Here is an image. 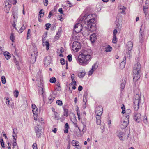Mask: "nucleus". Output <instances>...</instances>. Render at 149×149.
Returning <instances> with one entry per match:
<instances>
[{"mask_svg":"<svg viewBox=\"0 0 149 149\" xmlns=\"http://www.w3.org/2000/svg\"><path fill=\"white\" fill-rule=\"evenodd\" d=\"M129 121V120L123 118L121 121L120 125V127L122 129L125 128L128 125Z\"/></svg>","mask_w":149,"mask_h":149,"instance_id":"6e6552de","label":"nucleus"},{"mask_svg":"<svg viewBox=\"0 0 149 149\" xmlns=\"http://www.w3.org/2000/svg\"><path fill=\"white\" fill-rule=\"evenodd\" d=\"M41 128L40 125H37L35 127V132L36 133V135L38 137H40L41 135L42 132L41 131Z\"/></svg>","mask_w":149,"mask_h":149,"instance_id":"9b49d317","label":"nucleus"},{"mask_svg":"<svg viewBox=\"0 0 149 149\" xmlns=\"http://www.w3.org/2000/svg\"><path fill=\"white\" fill-rule=\"evenodd\" d=\"M26 28L25 26H24V24L20 28V29L18 31V32L19 33H22L23 31Z\"/></svg>","mask_w":149,"mask_h":149,"instance_id":"c9c22d12","label":"nucleus"},{"mask_svg":"<svg viewBox=\"0 0 149 149\" xmlns=\"http://www.w3.org/2000/svg\"><path fill=\"white\" fill-rule=\"evenodd\" d=\"M7 101L6 102V104H8V105L9 104L10 100H9V99L8 98H7L6 99Z\"/></svg>","mask_w":149,"mask_h":149,"instance_id":"338daca9","label":"nucleus"},{"mask_svg":"<svg viewBox=\"0 0 149 149\" xmlns=\"http://www.w3.org/2000/svg\"><path fill=\"white\" fill-rule=\"evenodd\" d=\"M43 10L42 9H41L40 10V11L39 12V16L40 18H41L42 17H43L44 15V12H43Z\"/></svg>","mask_w":149,"mask_h":149,"instance_id":"58836bf2","label":"nucleus"},{"mask_svg":"<svg viewBox=\"0 0 149 149\" xmlns=\"http://www.w3.org/2000/svg\"><path fill=\"white\" fill-rule=\"evenodd\" d=\"M55 98V95H54V96L50 95L48 97V99L51 103L53 101Z\"/></svg>","mask_w":149,"mask_h":149,"instance_id":"e433bc0d","label":"nucleus"},{"mask_svg":"<svg viewBox=\"0 0 149 149\" xmlns=\"http://www.w3.org/2000/svg\"><path fill=\"white\" fill-rule=\"evenodd\" d=\"M103 109L101 106L97 107L95 109V112L96 114H99L100 115H102L103 113Z\"/></svg>","mask_w":149,"mask_h":149,"instance_id":"dca6fc26","label":"nucleus"},{"mask_svg":"<svg viewBox=\"0 0 149 149\" xmlns=\"http://www.w3.org/2000/svg\"><path fill=\"white\" fill-rule=\"evenodd\" d=\"M43 45L44 46L46 47L47 50H48L49 49L50 45L48 41H46L45 42H43Z\"/></svg>","mask_w":149,"mask_h":149,"instance_id":"c85d7f7f","label":"nucleus"},{"mask_svg":"<svg viewBox=\"0 0 149 149\" xmlns=\"http://www.w3.org/2000/svg\"><path fill=\"white\" fill-rule=\"evenodd\" d=\"M54 119L55 120H58L60 119V117L58 114L56 112H54Z\"/></svg>","mask_w":149,"mask_h":149,"instance_id":"72a5a7b5","label":"nucleus"},{"mask_svg":"<svg viewBox=\"0 0 149 149\" xmlns=\"http://www.w3.org/2000/svg\"><path fill=\"white\" fill-rule=\"evenodd\" d=\"M50 25L51 24L49 23H47L45 25V26H46V28H45V29L47 30H48L50 27Z\"/></svg>","mask_w":149,"mask_h":149,"instance_id":"6e6d98bb","label":"nucleus"},{"mask_svg":"<svg viewBox=\"0 0 149 149\" xmlns=\"http://www.w3.org/2000/svg\"><path fill=\"white\" fill-rule=\"evenodd\" d=\"M56 103L58 105L60 106H61L63 104L62 101L59 100H57L56 101Z\"/></svg>","mask_w":149,"mask_h":149,"instance_id":"3c124183","label":"nucleus"},{"mask_svg":"<svg viewBox=\"0 0 149 149\" xmlns=\"http://www.w3.org/2000/svg\"><path fill=\"white\" fill-rule=\"evenodd\" d=\"M96 36L95 34H93L91 35L90 36V40L93 43L96 40Z\"/></svg>","mask_w":149,"mask_h":149,"instance_id":"4be33fe9","label":"nucleus"},{"mask_svg":"<svg viewBox=\"0 0 149 149\" xmlns=\"http://www.w3.org/2000/svg\"><path fill=\"white\" fill-rule=\"evenodd\" d=\"M30 29H29L28 30L27 33V39H28V37H29V36L30 35Z\"/></svg>","mask_w":149,"mask_h":149,"instance_id":"69168bd1","label":"nucleus"},{"mask_svg":"<svg viewBox=\"0 0 149 149\" xmlns=\"http://www.w3.org/2000/svg\"><path fill=\"white\" fill-rule=\"evenodd\" d=\"M0 142L2 147L3 148H4L5 147L4 146V142H3V140L2 139H0Z\"/></svg>","mask_w":149,"mask_h":149,"instance_id":"5fc2aeb1","label":"nucleus"},{"mask_svg":"<svg viewBox=\"0 0 149 149\" xmlns=\"http://www.w3.org/2000/svg\"><path fill=\"white\" fill-rule=\"evenodd\" d=\"M43 2L44 4V5L45 6H47L48 3V0H43Z\"/></svg>","mask_w":149,"mask_h":149,"instance_id":"4d7b16f0","label":"nucleus"},{"mask_svg":"<svg viewBox=\"0 0 149 149\" xmlns=\"http://www.w3.org/2000/svg\"><path fill=\"white\" fill-rule=\"evenodd\" d=\"M10 38L12 42H13L15 39L14 35L13 33H11Z\"/></svg>","mask_w":149,"mask_h":149,"instance_id":"c03bdc74","label":"nucleus"},{"mask_svg":"<svg viewBox=\"0 0 149 149\" xmlns=\"http://www.w3.org/2000/svg\"><path fill=\"white\" fill-rule=\"evenodd\" d=\"M141 100V97L139 94H136L134 99L133 104L134 109L137 110L139 108V105Z\"/></svg>","mask_w":149,"mask_h":149,"instance_id":"20e7f679","label":"nucleus"},{"mask_svg":"<svg viewBox=\"0 0 149 149\" xmlns=\"http://www.w3.org/2000/svg\"><path fill=\"white\" fill-rule=\"evenodd\" d=\"M95 21L94 18H92L91 19L87 22H84L85 24L87 26L90 27L91 29L95 28V24L94 23Z\"/></svg>","mask_w":149,"mask_h":149,"instance_id":"0eeeda50","label":"nucleus"},{"mask_svg":"<svg viewBox=\"0 0 149 149\" xmlns=\"http://www.w3.org/2000/svg\"><path fill=\"white\" fill-rule=\"evenodd\" d=\"M64 115L65 116H68V111L67 109H64Z\"/></svg>","mask_w":149,"mask_h":149,"instance_id":"bf43d9fd","label":"nucleus"},{"mask_svg":"<svg viewBox=\"0 0 149 149\" xmlns=\"http://www.w3.org/2000/svg\"><path fill=\"white\" fill-rule=\"evenodd\" d=\"M62 30L61 28V27L60 28L56 35V37H57L58 38L60 36L62 32Z\"/></svg>","mask_w":149,"mask_h":149,"instance_id":"2f4dec72","label":"nucleus"},{"mask_svg":"<svg viewBox=\"0 0 149 149\" xmlns=\"http://www.w3.org/2000/svg\"><path fill=\"white\" fill-rule=\"evenodd\" d=\"M67 58L69 61L71 62L72 60V55L71 54L68 55L67 56Z\"/></svg>","mask_w":149,"mask_h":149,"instance_id":"603ef678","label":"nucleus"},{"mask_svg":"<svg viewBox=\"0 0 149 149\" xmlns=\"http://www.w3.org/2000/svg\"><path fill=\"white\" fill-rule=\"evenodd\" d=\"M125 79H123L122 81H120V87L121 90H123L125 86Z\"/></svg>","mask_w":149,"mask_h":149,"instance_id":"bb28decb","label":"nucleus"},{"mask_svg":"<svg viewBox=\"0 0 149 149\" xmlns=\"http://www.w3.org/2000/svg\"><path fill=\"white\" fill-rule=\"evenodd\" d=\"M65 61L63 58H61L60 60V62L61 64L64 65L65 63Z\"/></svg>","mask_w":149,"mask_h":149,"instance_id":"052dcab7","label":"nucleus"},{"mask_svg":"<svg viewBox=\"0 0 149 149\" xmlns=\"http://www.w3.org/2000/svg\"><path fill=\"white\" fill-rule=\"evenodd\" d=\"M12 15L14 19L13 22H16L17 21L18 18L17 11H14L13 10L12 12Z\"/></svg>","mask_w":149,"mask_h":149,"instance_id":"6ab92c4d","label":"nucleus"},{"mask_svg":"<svg viewBox=\"0 0 149 149\" xmlns=\"http://www.w3.org/2000/svg\"><path fill=\"white\" fill-rule=\"evenodd\" d=\"M143 122L146 124L147 123H148L147 118L146 116H145L143 118Z\"/></svg>","mask_w":149,"mask_h":149,"instance_id":"8fccbe9b","label":"nucleus"},{"mask_svg":"<svg viewBox=\"0 0 149 149\" xmlns=\"http://www.w3.org/2000/svg\"><path fill=\"white\" fill-rule=\"evenodd\" d=\"M69 128V125L67 123H66L65 125V130L64 132L65 133H67L68 132V130Z\"/></svg>","mask_w":149,"mask_h":149,"instance_id":"473e14b6","label":"nucleus"},{"mask_svg":"<svg viewBox=\"0 0 149 149\" xmlns=\"http://www.w3.org/2000/svg\"><path fill=\"white\" fill-rule=\"evenodd\" d=\"M101 115H100L99 114H96V123L97 125H100L101 123Z\"/></svg>","mask_w":149,"mask_h":149,"instance_id":"412c9836","label":"nucleus"},{"mask_svg":"<svg viewBox=\"0 0 149 149\" xmlns=\"http://www.w3.org/2000/svg\"><path fill=\"white\" fill-rule=\"evenodd\" d=\"M91 51L87 49L84 50L81 54L78 57V61L79 64L82 66H85L89 62L91 58L90 54Z\"/></svg>","mask_w":149,"mask_h":149,"instance_id":"f257e3e1","label":"nucleus"},{"mask_svg":"<svg viewBox=\"0 0 149 149\" xmlns=\"http://www.w3.org/2000/svg\"><path fill=\"white\" fill-rule=\"evenodd\" d=\"M32 112L33 114L34 115H37V112L38 109L36 106L34 104H32Z\"/></svg>","mask_w":149,"mask_h":149,"instance_id":"b1692460","label":"nucleus"},{"mask_svg":"<svg viewBox=\"0 0 149 149\" xmlns=\"http://www.w3.org/2000/svg\"><path fill=\"white\" fill-rule=\"evenodd\" d=\"M10 56L9 54H8L6 56V58L7 60L9 59L10 58Z\"/></svg>","mask_w":149,"mask_h":149,"instance_id":"0e129e2a","label":"nucleus"},{"mask_svg":"<svg viewBox=\"0 0 149 149\" xmlns=\"http://www.w3.org/2000/svg\"><path fill=\"white\" fill-rule=\"evenodd\" d=\"M116 135L121 141L124 140L125 134L124 132L120 130H118L116 133Z\"/></svg>","mask_w":149,"mask_h":149,"instance_id":"1a4fd4ad","label":"nucleus"},{"mask_svg":"<svg viewBox=\"0 0 149 149\" xmlns=\"http://www.w3.org/2000/svg\"><path fill=\"white\" fill-rule=\"evenodd\" d=\"M141 115L140 113L135 112L134 113V119L138 122H139L141 120Z\"/></svg>","mask_w":149,"mask_h":149,"instance_id":"4468645a","label":"nucleus"},{"mask_svg":"<svg viewBox=\"0 0 149 149\" xmlns=\"http://www.w3.org/2000/svg\"><path fill=\"white\" fill-rule=\"evenodd\" d=\"M16 141L13 140V147L14 149H17V143L16 142Z\"/></svg>","mask_w":149,"mask_h":149,"instance_id":"37998d69","label":"nucleus"},{"mask_svg":"<svg viewBox=\"0 0 149 149\" xmlns=\"http://www.w3.org/2000/svg\"><path fill=\"white\" fill-rule=\"evenodd\" d=\"M121 109L122 110V113L124 114L126 110L125 107L123 104H122V106L121 107Z\"/></svg>","mask_w":149,"mask_h":149,"instance_id":"49530a36","label":"nucleus"},{"mask_svg":"<svg viewBox=\"0 0 149 149\" xmlns=\"http://www.w3.org/2000/svg\"><path fill=\"white\" fill-rule=\"evenodd\" d=\"M141 68L140 64L138 62L135 64L133 69V79L134 81H137L140 78L139 74Z\"/></svg>","mask_w":149,"mask_h":149,"instance_id":"f03ea898","label":"nucleus"},{"mask_svg":"<svg viewBox=\"0 0 149 149\" xmlns=\"http://www.w3.org/2000/svg\"><path fill=\"white\" fill-rule=\"evenodd\" d=\"M81 48L80 43L77 41H74L72 44V49L74 52H77Z\"/></svg>","mask_w":149,"mask_h":149,"instance_id":"423d86ee","label":"nucleus"},{"mask_svg":"<svg viewBox=\"0 0 149 149\" xmlns=\"http://www.w3.org/2000/svg\"><path fill=\"white\" fill-rule=\"evenodd\" d=\"M131 113V110L130 109H127L126 110L125 112V116L123 118L125 119H127L129 120L130 115Z\"/></svg>","mask_w":149,"mask_h":149,"instance_id":"a211bd4d","label":"nucleus"},{"mask_svg":"<svg viewBox=\"0 0 149 149\" xmlns=\"http://www.w3.org/2000/svg\"><path fill=\"white\" fill-rule=\"evenodd\" d=\"M117 33V31L116 29H115L113 31V36H116V34Z\"/></svg>","mask_w":149,"mask_h":149,"instance_id":"680f3d73","label":"nucleus"},{"mask_svg":"<svg viewBox=\"0 0 149 149\" xmlns=\"http://www.w3.org/2000/svg\"><path fill=\"white\" fill-rule=\"evenodd\" d=\"M125 61L123 60V61L121 62L120 64V68H124L125 67Z\"/></svg>","mask_w":149,"mask_h":149,"instance_id":"4c0bfd02","label":"nucleus"},{"mask_svg":"<svg viewBox=\"0 0 149 149\" xmlns=\"http://www.w3.org/2000/svg\"><path fill=\"white\" fill-rule=\"evenodd\" d=\"M148 6H143V10L144 12V13L145 14V15H146L147 14V12H146V10L148 9Z\"/></svg>","mask_w":149,"mask_h":149,"instance_id":"de8ad7c7","label":"nucleus"},{"mask_svg":"<svg viewBox=\"0 0 149 149\" xmlns=\"http://www.w3.org/2000/svg\"><path fill=\"white\" fill-rule=\"evenodd\" d=\"M3 49L0 46V55L3 54Z\"/></svg>","mask_w":149,"mask_h":149,"instance_id":"e2e57ef3","label":"nucleus"},{"mask_svg":"<svg viewBox=\"0 0 149 149\" xmlns=\"http://www.w3.org/2000/svg\"><path fill=\"white\" fill-rule=\"evenodd\" d=\"M5 8L7 10L6 12L8 13L10 10V8L11 7V2L10 0H6L5 1Z\"/></svg>","mask_w":149,"mask_h":149,"instance_id":"2eb2a0df","label":"nucleus"},{"mask_svg":"<svg viewBox=\"0 0 149 149\" xmlns=\"http://www.w3.org/2000/svg\"><path fill=\"white\" fill-rule=\"evenodd\" d=\"M82 29L81 24L80 23H77L75 25L74 31L76 33H78L81 31Z\"/></svg>","mask_w":149,"mask_h":149,"instance_id":"f8f14e48","label":"nucleus"},{"mask_svg":"<svg viewBox=\"0 0 149 149\" xmlns=\"http://www.w3.org/2000/svg\"><path fill=\"white\" fill-rule=\"evenodd\" d=\"M122 16L120 15H118L115 22V24L116 28L118 29H120L122 25Z\"/></svg>","mask_w":149,"mask_h":149,"instance_id":"7ed1b4c3","label":"nucleus"},{"mask_svg":"<svg viewBox=\"0 0 149 149\" xmlns=\"http://www.w3.org/2000/svg\"><path fill=\"white\" fill-rule=\"evenodd\" d=\"M117 41V39L116 36H113L112 42L114 43H116Z\"/></svg>","mask_w":149,"mask_h":149,"instance_id":"a19ab883","label":"nucleus"},{"mask_svg":"<svg viewBox=\"0 0 149 149\" xmlns=\"http://www.w3.org/2000/svg\"><path fill=\"white\" fill-rule=\"evenodd\" d=\"M97 68V67H96V63H94L92 66L91 69L88 72V75H91L93 73V72L96 70Z\"/></svg>","mask_w":149,"mask_h":149,"instance_id":"aec40b11","label":"nucleus"},{"mask_svg":"<svg viewBox=\"0 0 149 149\" xmlns=\"http://www.w3.org/2000/svg\"><path fill=\"white\" fill-rule=\"evenodd\" d=\"M14 96L16 97H17L18 96L19 92L17 90H15L14 92Z\"/></svg>","mask_w":149,"mask_h":149,"instance_id":"a18cd8bd","label":"nucleus"},{"mask_svg":"<svg viewBox=\"0 0 149 149\" xmlns=\"http://www.w3.org/2000/svg\"><path fill=\"white\" fill-rule=\"evenodd\" d=\"M85 71H83L82 72H79L78 74V77L80 78H83L85 74Z\"/></svg>","mask_w":149,"mask_h":149,"instance_id":"cd10ccee","label":"nucleus"},{"mask_svg":"<svg viewBox=\"0 0 149 149\" xmlns=\"http://www.w3.org/2000/svg\"><path fill=\"white\" fill-rule=\"evenodd\" d=\"M58 11L60 12V13H61V14H62L63 13V10H62V8H60L58 10Z\"/></svg>","mask_w":149,"mask_h":149,"instance_id":"774afa93","label":"nucleus"},{"mask_svg":"<svg viewBox=\"0 0 149 149\" xmlns=\"http://www.w3.org/2000/svg\"><path fill=\"white\" fill-rule=\"evenodd\" d=\"M82 33L84 36H88L90 33V32L92 30L89 29L88 26H85L82 29Z\"/></svg>","mask_w":149,"mask_h":149,"instance_id":"9d476101","label":"nucleus"},{"mask_svg":"<svg viewBox=\"0 0 149 149\" xmlns=\"http://www.w3.org/2000/svg\"><path fill=\"white\" fill-rule=\"evenodd\" d=\"M38 93L39 94L41 95H43L44 93L43 83L42 81H40V84L38 85Z\"/></svg>","mask_w":149,"mask_h":149,"instance_id":"ddd939ff","label":"nucleus"},{"mask_svg":"<svg viewBox=\"0 0 149 149\" xmlns=\"http://www.w3.org/2000/svg\"><path fill=\"white\" fill-rule=\"evenodd\" d=\"M51 58L49 56L46 57L44 61V64L46 66H47L49 65L51 63Z\"/></svg>","mask_w":149,"mask_h":149,"instance_id":"f3484780","label":"nucleus"},{"mask_svg":"<svg viewBox=\"0 0 149 149\" xmlns=\"http://www.w3.org/2000/svg\"><path fill=\"white\" fill-rule=\"evenodd\" d=\"M118 8L120 10H122L121 11H120L121 13L123 14H125V10L126 8L123 6H119Z\"/></svg>","mask_w":149,"mask_h":149,"instance_id":"a878e982","label":"nucleus"},{"mask_svg":"<svg viewBox=\"0 0 149 149\" xmlns=\"http://www.w3.org/2000/svg\"><path fill=\"white\" fill-rule=\"evenodd\" d=\"M33 149H38L37 144L36 143H34L32 145Z\"/></svg>","mask_w":149,"mask_h":149,"instance_id":"864d4df0","label":"nucleus"},{"mask_svg":"<svg viewBox=\"0 0 149 149\" xmlns=\"http://www.w3.org/2000/svg\"><path fill=\"white\" fill-rule=\"evenodd\" d=\"M78 129L79 130V131H78V132H77L76 135L78 136H81V135H82L81 133V130L79 128H78Z\"/></svg>","mask_w":149,"mask_h":149,"instance_id":"09e8293b","label":"nucleus"},{"mask_svg":"<svg viewBox=\"0 0 149 149\" xmlns=\"http://www.w3.org/2000/svg\"><path fill=\"white\" fill-rule=\"evenodd\" d=\"M84 17H86L85 20L84 22H88V21L90 20H91L92 19V18H93L92 17V14H89L87 15H84Z\"/></svg>","mask_w":149,"mask_h":149,"instance_id":"5701e85b","label":"nucleus"},{"mask_svg":"<svg viewBox=\"0 0 149 149\" xmlns=\"http://www.w3.org/2000/svg\"><path fill=\"white\" fill-rule=\"evenodd\" d=\"M72 144L73 146H79V145H77V142L74 141L73 140L72 142Z\"/></svg>","mask_w":149,"mask_h":149,"instance_id":"13d9d810","label":"nucleus"},{"mask_svg":"<svg viewBox=\"0 0 149 149\" xmlns=\"http://www.w3.org/2000/svg\"><path fill=\"white\" fill-rule=\"evenodd\" d=\"M133 47V43L131 41H129L127 43V48L129 51H131Z\"/></svg>","mask_w":149,"mask_h":149,"instance_id":"393cba45","label":"nucleus"},{"mask_svg":"<svg viewBox=\"0 0 149 149\" xmlns=\"http://www.w3.org/2000/svg\"><path fill=\"white\" fill-rule=\"evenodd\" d=\"M56 81V78L54 77H52L50 79V82L52 83H54Z\"/></svg>","mask_w":149,"mask_h":149,"instance_id":"ea45409f","label":"nucleus"},{"mask_svg":"<svg viewBox=\"0 0 149 149\" xmlns=\"http://www.w3.org/2000/svg\"><path fill=\"white\" fill-rule=\"evenodd\" d=\"M1 80L3 84H5L6 83V79L4 76H2L1 78Z\"/></svg>","mask_w":149,"mask_h":149,"instance_id":"79ce46f5","label":"nucleus"},{"mask_svg":"<svg viewBox=\"0 0 149 149\" xmlns=\"http://www.w3.org/2000/svg\"><path fill=\"white\" fill-rule=\"evenodd\" d=\"M131 56V51H128V52L126 53L125 56H124V58L123 59V60L125 61L126 57L128 58H130Z\"/></svg>","mask_w":149,"mask_h":149,"instance_id":"c756f323","label":"nucleus"},{"mask_svg":"<svg viewBox=\"0 0 149 149\" xmlns=\"http://www.w3.org/2000/svg\"><path fill=\"white\" fill-rule=\"evenodd\" d=\"M145 27L142 25L140 28L139 31V40L142 42L145 37Z\"/></svg>","mask_w":149,"mask_h":149,"instance_id":"39448f33","label":"nucleus"},{"mask_svg":"<svg viewBox=\"0 0 149 149\" xmlns=\"http://www.w3.org/2000/svg\"><path fill=\"white\" fill-rule=\"evenodd\" d=\"M112 48L109 45H108L105 47V51L106 52H109L111 51L112 50Z\"/></svg>","mask_w":149,"mask_h":149,"instance_id":"7c9ffc66","label":"nucleus"},{"mask_svg":"<svg viewBox=\"0 0 149 149\" xmlns=\"http://www.w3.org/2000/svg\"><path fill=\"white\" fill-rule=\"evenodd\" d=\"M15 130L16 131L17 129H14L13 134V139H14L13 140H15V141H16L17 133H16L15 132Z\"/></svg>","mask_w":149,"mask_h":149,"instance_id":"f704fd0d","label":"nucleus"}]
</instances>
